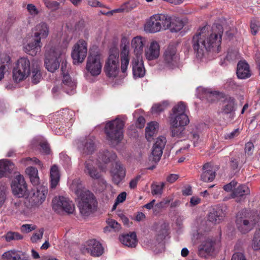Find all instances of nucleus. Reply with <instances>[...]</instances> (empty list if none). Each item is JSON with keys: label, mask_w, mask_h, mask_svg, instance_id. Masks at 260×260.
I'll return each mask as SVG.
<instances>
[{"label": "nucleus", "mask_w": 260, "mask_h": 260, "mask_svg": "<svg viewBox=\"0 0 260 260\" xmlns=\"http://www.w3.org/2000/svg\"><path fill=\"white\" fill-rule=\"evenodd\" d=\"M222 34L223 27L218 24H213L211 29L207 26L199 28L191 42L197 57L202 58L211 50L218 53Z\"/></svg>", "instance_id": "f257e3e1"}, {"label": "nucleus", "mask_w": 260, "mask_h": 260, "mask_svg": "<svg viewBox=\"0 0 260 260\" xmlns=\"http://www.w3.org/2000/svg\"><path fill=\"white\" fill-rule=\"evenodd\" d=\"M71 187L78 197V206L80 213L83 216H88L91 213L92 207L95 203L93 193L86 190L79 180H74Z\"/></svg>", "instance_id": "f03ea898"}, {"label": "nucleus", "mask_w": 260, "mask_h": 260, "mask_svg": "<svg viewBox=\"0 0 260 260\" xmlns=\"http://www.w3.org/2000/svg\"><path fill=\"white\" fill-rule=\"evenodd\" d=\"M124 125V121L119 118H116L106 124L105 132L107 139L112 146H115L122 139Z\"/></svg>", "instance_id": "7ed1b4c3"}, {"label": "nucleus", "mask_w": 260, "mask_h": 260, "mask_svg": "<svg viewBox=\"0 0 260 260\" xmlns=\"http://www.w3.org/2000/svg\"><path fill=\"white\" fill-rule=\"evenodd\" d=\"M257 217L252 215L246 209L239 211L236 216V225L238 230L246 234L252 230L258 221Z\"/></svg>", "instance_id": "20e7f679"}, {"label": "nucleus", "mask_w": 260, "mask_h": 260, "mask_svg": "<svg viewBox=\"0 0 260 260\" xmlns=\"http://www.w3.org/2000/svg\"><path fill=\"white\" fill-rule=\"evenodd\" d=\"M62 52L63 51L59 47L46 49L44 63L49 72L53 73L58 69L62 60Z\"/></svg>", "instance_id": "39448f33"}, {"label": "nucleus", "mask_w": 260, "mask_h": 260, "mask_svg": "<svg viewBox=\"0 0 260 260\" xmlns=\"http://www.w3.org/2000/svg\"><path fill=\"white\" fill-rule=\"evenodd\" d=\"M104 71L109 78L114 79L118 76L119 72V54L118 50H110L104 67Z\"/></svg>", "instance_id": "423d86ee"}, {"label": "nucleus", "mask_w": 260, "mask_h": 260, "mask_svg": "<svg viewBox=\"0 0 260 260\" xmlns=\"http://www.w3.org/2000/svg\"><path fill=\"white\" fill-rule=\"evenodd\" d=\"M52 208L58 214L66 212L68 214H73L75 211V206L69 199L62 197H56L52 200Z\"/></svg>", "instance_id": "0eeeda50"}, {"label": "nucleus", "mask_w": 260, "mask_h": 260, "mask_svg": "<svg viewBox=\"0 0 260 260\" xmlns=\"http://www.w3.org/2000/svg\"><path fill=\"white\" fill-rule=\"evenodd\" d=\"M87 43L83 40H79L73 47L72 57L74 63H82L87 56Z\"/></svg>", "instance_id": "6e6552de"}, {"label": "nucleus", "mask_w": 260, "mask_h": 260, "mask_svg": "<svg viewBox=\"0 0 260 260\" xmlns=\"http://www.w3.org/2000/svg\"><path fill=\"white\" fill-rule=\"evenodd\" d=\"M12 192L18 198L26 197L28 196L27 185L22 175L16 176L11 185Z\"/></svg>", "instance_id": "1a4fd4ad"}, {"label": "nucleus", "mask_w": 260, "mask_h": 260, "mask_svg": "<svg viewBox=\"0 0 260 260\" xmlns=\"http://www.w3.org/2000/svg\"><path fill=\"white\" fill-rule=\"evenodd\" d=\"M102 65L100 56L98 53L90 54L87 57L86 69L92 76L100 74Z\"/></svg>", "instance_id": "9d476101"}, {"label": "nucleus", "mask_w": 260, "mask_h": 260, "mask_svg": "<svg viewBox=\"0 0 260 260\" xmlns=\"http://www.w3.org/2000/svg\"><path fill=\"white\" fill-rule=\"evenodd\" d=\"M163 58L165 65L169 68H173L177 64L179 58L175 45L168 46L164 53Z\"/></svg>", "instance_id": "9b49d317"}, {"label": "nucleus", "mask_w": 260, "mask_h": 260, "mask_svg": "<svg viewBox=\"0 0 260 260\" xmlns=\"http://www.w3.org/2000/svg\"><path fill=\"white\" fill-rule=\"evenodd\" d=\"M32 196L29 199V203L32 207H39L45 201L48 193L47 187L39 185L33 190Z\"/></svg>", "instance_id": "f8f14e48"}, {"label": "nucleus", "mask_w": 260, "mask_h": 260, "mask_svg": "<svg viewBox=\"0 0 260 260\" xmlns=\"http://www.w3.org/2000/svg\"><path fill=\"white\" fill-rule=\"evenodd\" d=\"M78 149L82 155H86L92 154L95 150L94 138L88 137L79 141Z\"/></svg>", "instance_id": "ddd939ff"}, {"label": "nucleus", "mask_w": 260, "mask_h": 260, "mask_svg": "<svg viewBox=\"0 0 260 260\" xmlns=\"http://www.w3.org/2000/svg\"><path fill=\"white\" fill-rule=\"evenodd\" d=\"M84 173L94 180H99L101 183L106 185V181L102 177L101 173L96 168L92 159H88L84 163Z\"/></svg>", "instance_id": "4468645a"}, {"label": "nucleus", "mask_w": 260, "mask_h": 260, "mask_svg": "<svg viewBox=\"0 0 260 260\" xmlns=\"http://www.w3.org/2000/svg\"><path fill=\"white\" fill-rule=\"evenodd\" d=\"M186 106L182 102H179L172 109V113L170 114V119L175 118L177 120H179L181 123L188 124L189 119L185 113Z\"/></svg>", "instance_id": "2eb2a0df"}, {"label": "nucleus", "mask_w": 260, "mask_h": 260, "mask_svg": "<svg viewBox=\"0 0 260 260\" xmlns=\"http://www.w3.org/2000/svg\"><path fill=\"white\" fill-rule=\"evenodd\" d=\"M132 66L133 76L135 79L144 76L146 71L142 57H133L132 60Z\"/></svg>", "instance_id": "dca6fc26"}, {"label": "nucleus", "mask_w": 260, "mask_h": 260, "mask_svg": "<svg viewBox=\"0 0 260 260\" xmlns=\"http://www.w3.org/2000/svg\"><path fill=\"white\" fill-rule=\"evenodd\" d=\"M249 194V188L245 185L241 184L233 189L231 198L235 199L236 202L240 203L243 202L246 196Z\"/></svg>", "instance_id": "f3484780"}, {"label": "nucleus", "mask_w": 260, "mask_h": 260, "mask_svg": "<svg viewBox=\"0 0 260 260\" xmlns=\"http://www.w3.org/2000/svg\"><path fill=\"white\" fill-rule=\"evenodd\" d=\"M203 172L201 175V180L205 182H211L216 176V169L210 162L206 163L203 166Z\"/></svg>", "instance_id": "a211bd4d"}, {"label": "nucleus", "mask_w": 260, "mask_h": 260, "mask_svg": "<svg viewBox=\"0 0 260 260\" xmlns=\"http://www.w3.org/2000/svg\"><path fill=\"white\" fill-rule=\"evenodd\" d=\"M158 14H154L150 17L144 26L145 31L150 33H155L161 30V26L159 22Z\"/></svg>", "instance_id": "6ab92c4d"}, {"label": "nucleus", "mask_w": 260, "mask_h": 260, "mask_svg": "<svg viewBox=\"0 0 260 260\" xmlns=\"http://www.w3.org/2000/svg\"><path fill=\"white\" fill-rule=\"evenodd\" d=\"M86 250L93 256H100L104 252L102 244L95 239H91L86 243Z\"/></svg>", "instance_id": "aec40b11"}, {"label": "nucleus", "mask_w": 260, "mask_h": 260, "mask_svg": "<svg viewBox=\"0 0 260 260\" xmlns=\"http://www.w3.org/2000/svg\"><path fill=\"white\" fill-rule=\"evenodd\" d=\"M215 242L208 239L204 241L198 247V254L202 257H206L214 251Z\"/></svg>", "instance_id": "412c9836"}, {"label": "nucleus", "mask_w": 260, "mask_h": 260, "mask_svg": "<svg viewBox=\"0 0 260 260\" xmlns=\"http://www.w3.org/2000/svg\"><path fill=\"white\" fill-rule=\"evenodd\" d=\"M61 70L63 76L61 88L68 94H74L76 83L72 80L68 73L65 74V71L63 70V65H62Z\"/></svg>", "instance_id": "4be33fe9"}, {"label": "nucleus", "mask_w": 260, "mask_h": 260, "mask_svg": "<svg viewBox=\"0 0 260 260\" xmlns=\"http://www.w3.org/2000/svg\"><path fill=\"white\" fill-rule=\"evenodd\" d=\"M181 121L177 120L175 118L170 119V129L171 133V136L173 137H180L184 129V126L188 124L182 123Z\"/></svg>", "instance_id": "5701e85b"}, {"label": "nucleus", "mask_w": 260, "mask_h": 260, "mask_svg": "<svg viewBox=\"0 0 260 260\" xmlns=\"http://www.w3.org/2000/svg\"><path fill=\"white\" fill-rule=\"evenodd\" d=\"M42 46V43L40 41V39L36 40L33 38L31 42L24 46L23 50L26 53L31 56H35L40 51Z\"/></svg>", "instance_id": "b1692460"}, {"label": "nucleus", "mask_w": 260, "mask_h": 260, "mask_svg": "<svg viewBox=\"0 0 260 260\" xmlns=\"http://www.w3.org/2000/svg\"><path fill=\"white\" fill-rule=\"evenodd\" d=\"M160 47L158 43L153 41L151 42L150 46L145 50V55L148 60L157 59L159 55Z\"/></svg>", "instance_id": "393cba45"}, {"label": "nucleus", "mask_w": 260, "mask_h": 260, "mask_svg": "<svg viewBox=\"0 0 260 260\" xmlns=\"http://www.w3.org/2000/svg\"><path fill=\"white\" fill-rule=\"evenodd\" d=\"M146 43L145 38L141 37H135L132 41V46L134 49V57H142L143 48Z\"/></svg>", "instance_id": "a878e982"}, {"label": "nucleus", "mask_w": 260, "mask_h": 260, "mask_svg": "<svg viewBox=\"0 0 260 260\" xmlns=\"http://www.w3.org/2000/svg\"><path fill=\"white\" fill-rule=\"evenodd\" d=\"M112 180L113 182L119 184L125 176V170L120 164L116 163L115 167L111 171Z\"/></svg>", "instance_id": "bb28decb"}, {"label": "nucleus", "mask_w": 260, "mask_h": 260, "mask_svg": "<svg viewBox=\"0 0 260 260\" xmlns=\"http://www.w3.org/2000/svg\"><path fill=\"white\" fill-rule=\"evenodd\" d=\"M237 76L239 79H245L251 76L249 64L245 61L238 62L237 67Z\"/></svg>", "instance_id": "cd10ccee"}, {"label": "nucleus", "mask_w": 260, "mask_h": 260, "mask_svg": "<svg viewBox=\"0 0 260 260\" xmlns=\"http://www.w3.org/2000/svg\"><path fill=\"white\" fill-rule=\"evenodd\" d=\"M48 34L49 27L48 25L44 22H41L35 26L33 38L36 40L39 39L40 41H41V39L47 38Z\"/></svg>", "instance_id": "c85d7f7f"}, {"label": "nucleus", "mask_w": 260, "mask_h": 260, "mask_svg": "<svg viewBox=\"0 0 260 260\" xmlns=\"http://www.w3.org/2000/svg\"><path fill=\"white\" fill-rule=\"evenodd\" d=\"M235 111V102L234 99L229 97L226 98L222 102V106L220 111L222 114H230L231 119L234 117V111Z\"/></svg>", "instance_id": "c756f323"}, {"label": "nucleus", "mask_w": 260, "mask_h": 260, "mask_svg": "<svg viewBox=\"0 0 260 260\" xmlns=\"http://www.w3.org/2000/svg\"><path fill=\"white\" fill-rule=\"evenodd\" d=\"M31 79V82L34 84H37L40 82L42 79V75L40 68L37 61L32 63L31 71L29 74Z\"/></svg>", "instance_id": "7c9ffc66"}, {"label": "nucleus", "mask_w": 260, "mask_h": 260, "mask_svg": "<svg viewBox=\"0 0 260 260\" xmlns=\"http://www.w3.org/2000/svg\"><path fill=\"white\" fill-rule=\"evenodd\" d=\"M121 242L128 247H135L137 244L136 234L135 232L122 235L119 237Z\"/></svg>", "instance_id": "2f4dec72"}, {"label": "nucleus", "mask_w": 260, "mask_h": 260, "mask_svg": "<svg viewBox=\"0 0 260 260\" xmlns=\"http://www.w3.org/2000/svg\"><path fill=\"white\" fill-rule=\"evenodd\" d=\"M116 158V154L113 151L104 150L99 152L98 160L100 163L108 164L115 160Z\"/></svg>", "instance_id": "473e14b6"}, {"label": "nucleus", "mask_w": 260, "mask_h": 260, "mask_svg": "<svg viewBox=\"0 0 260 260\" xmlns=\"http://www.w3.org/2000/svg\"><path fill=\"white\" fill-rule=\"evenodd\" d=\"M225 213L220 208L213 209L208 215V220L209 221L218 223L225 216Z\"/></svg>", "instance_id": "72a5a7b5"}, {"label": "nucleus", "mask_w": 260, "mask_h": 260, "mask_svg": "<svg viewBox=\"0 0 260 260\" xmlns=\"http://www.w3.org/2000/svg\"><path fill=\"white\" fill-rule=\"evenodd\" d=\"M128 47L124 45L121 50L120 53L121 70L122 73H125L129 64V58L128 56Z\"/></svg>", "instance_id": "f704fd0d"}, {"label": "nucleus", "mask_w": 260, "mask_h": 260, "mask_svg": "<svg viewBox=\"0 0 260 260\" xmlns=\"http://www.w3.org/2000/svg\"><path fill=\"white\" fill-rule=\"evenodd\" d=\"M3 259L4 260H29L28 256L24 254L20 255L15 251H8L3 254Z\"/></svg>", "instance_id": "c9c22d12"}, {"label": "nucleus", "mask_w": 260, "mask_h": 260, "mask_svg": "<svg viewBox=\"0 0 260 260\" xmlns=\"http://www.w3.org/2000/svg\"><path fill=\"white\" fill-rule=\"evenodd\" d=\"M50 186L51 187L55 188L58 184L60 179V174L58 167L54 165L50 169Z\"/></svg>", "instance_id": "e433bc0d"}, {"label": "nucleus", "mask_w": 260, "mask_h": 260, "mask_svg": "<svg viewBox=\"0 0 260 260\" xmlns=\"http://www.w3.org/2000/svg\"><path fill=\"white\" fill-rule=\"evenodd\" d=\"M158 128V123L155 121H152L148 123L145 128V137L148 141L151 142L152 137L157 132Z\"/></svg>", "instance_id": "4c0bfd02"}, {"label": "nucleus", "mask_w": 260, "mask_h": 260, "mask_svg": "<svg viewBox=\"0 0 260 260\" xmlns=\"http://www.w3.org/2000/svg\"><path fill=\"white\" fill-rule=\"evenodd\" d=\"M26 174L28 175L30 182L34 186L38 185L40 182V179L38 176V171L34 167H28L25 171Z\"/></svg>", "instance_id": "58836bf2"}, {"label": "nucleus", "mask_w": 260, "mask_h": 260, "mask_svg": "<svg viewBox=\"0 0 260 260\" xmlns=\"http://www.w3.org/2000/svg\"><path fill=\"white\" fill-rule=\"evenodd\" d=\"M14 165L7 159L0 160V178L5 176L13 169Z\"/></svg>", "instance_id": "ea45409f"}, {"label": "nucleus", "mask_w": 260, "mask_h": 260, "mask_svg": "<svg viewBox=\"0 0 260 260\" xmlns=\"http://www.w3.org/2000/svg\"><path fill=\"white\" fill-rule=\"evenodd\" d=\"M16 67L23 71L24 73L26 72L29 74L30 71V63L27 58L21 57L19 58L17 62Z\"/></svg>", "instance_id": "a19ab883"}, {"label": "nucleus", "mask_w": 260, "mask_h": 260, "mask_svg": "<svg viewBox=\"0 0 260 260\" xmlns=\"http://www.w3.org/2000/svg\"><path fill=\"white\" fill-rule=\"evenodd\" d=\"M158 18L160 19L159 22L161 26V30H166L170 28L171 24L172 17L163 14H157Z\"/></svg>", "instance_id": "79ce46f5"}, {"label": "nucleus", "mask_w": 260, "mask_h": 260, "mask_svg": "<svg viewBox=\"0 0 260 260\" xmlns=\"http://www.w3.org/2000/svg\"><path fill=\"white\" fill-rule=\"evenodd\" d=\"M29 74L23 72L21 70L18 68L17 67H15L13 71V78L14 80L16 82H19L25 79Z\"/></svg>", "instance_id": "37998d69"}, {"label": "nucleus", "mask_w": 260, "mask_h": 260, "mask_svg": "<svg viewBox=\"0 0 260 260\" xmlns=\"http://www.w3.org/2000/svg\"><path fill=\"white\" fill-rule=\"evenodd\" d=\"M183 22L179 18L172 17L171 24L169 28L171 32H178L183 27Z\"/></svg>", "instance_id": "c03bdc74"}, {"label": "nucleus", "mask_w": 260, "mask_h": 260, "mask_svg": "<svg viewBox=\"0 0 260 260\" xmlns=\"http://www.w3.org/2000/svg\"><path fill=\"white\" fill-rule=\"evenodd\" d=\"M163 149L159 147L153 146L152 155L150 156V159L152 161L157 162L159 161L162 154Z\"/></svg>", "instance_id": "a18cd8bd"}, {"label": "nucleus", "mask_w": 260, "mask_h": 260, "mask_svg": "<svg viewBox=\"0 0 260 260\" xmlns=\"http://www.w3.org/2000/svg\"><path fill=\"white\" fill-rule=\"evenodd\" d=\"M169 103L167 101H164L160 103L153 105L151 108L153 113H158L164 111L168 106Z\"/></svg>", "instance_id": "49530a36"}, {"label": "nucleus", "mask_w": 260, "mask_h": 260, "mask_svg": "<svg viewBox=\"0 0 260 260\" xmlns=\"http://www.w3.org/2000/svg\"><path fill=\"white\" fill-rule=\"evenodd\" d=\"M6 240L7 242L12 241L20 240L23 239V236L18 232H8L5 236Z\"/></svg>", "instance_id": "de8ad7c7"}, {"label": "nucleus", "mask_w": 260, "mask_h": 260, "mask_svg": "<svg viewBox=\"0 0 260 260\" xmlns=\"http://www.w3.org/2000/svg\"><path fill=\"white\" fill-rule=\"evenodd\" d=\"M252 247L254 250H260V229L256 230L254 234Z\"/></svg>", "instance_id": "09e8293b"}, {"label": "nucleus", "mask_w": 260, "mask_h": 260, "mask_svg": "<svg viewBox=\"0 0 260 260\" xmlns=\"http://www.w3.org/2000/svg\"><path fill=\"white\" fill-rule=\"evenodd\" d=\"M170 201L169 200L161 201L159 203L156 204L153 208V213L155 214L159 213L166 204H169Z\"/></svg>", "instance_id": "8fccbe9b"}, {"label": "nucleus", "mask_w": 260, "mask_h": 260, "mask_svg": "<svg viewBox=\"0 0 260 260\" xmlns=\"http://www.w3.org/2000/svg\"><path fill=\"white\" fill-rule=\"evenodd\" d=\"M7 58L8 60L6 63L2 60L0 61V81L3 79L5 73L8 71V63L10 59L8 57Z\"/></svg>", "instance_id": "3c124183"}, {"label": "nucleus", "mask_w": 260, "mask_h": 260, "mask_svg": "<svg viewBox=\"0 0 260 260\" xmlns=\"http://www.w3.org/2000/svg\"><path fill=\"white\" fill-rule=\"evenodd\" d=\"M44 234V229L43 228L40 229L39 230L34 233L31 237V241L32 243H36L38 240L42 238Z\"/></svg>", "instance_id": "603ef678"}, {"label": "nucleus", "mask_w": 260, "mask_h": 260, "mask_svg": "<svg viewBox=\"0 0 260 260\" xmlns=\"http://www.w3.org/2000/svg\"><path fill=\"white\" fill-rule=\"evenodd\" d=\"M166 139L165 137L160 136L156 139L153 146L164 149L166 145Z\"/></svg>", "instance_id": "864d4df0"}, {"label": "nucleus", "mask_w": 260, "mask_h": 260, "mask_svg": "<svg viewBox=\"0 0 260 260\" xmlns=\"http://www.w3.org/2000/svg\"><path fill=\"white\" fill-rule=\"evenodd\" d=\"M259 22L256 20H252L250 23V29L251 34L255 35L259 28Z\"/></svg>", "instance_id": "5fc2aeb1"}, {"label": "nucleus", "mask_w": 260, "mask_h": 260, "mask_svg": "<svg viewBox=\"0 0 260 260\" xmlns=\"http://www.w3.org/2000/svg\"><path fill=\"white\" fill-rule=\"evenodd\" d=\"M7 188L5 185L0 186V207L4 203L6 198Z\"/></svg>", "instance_id": "6e6d98bb"}, {"label": "nucleus", "mask_w": 260, "mask_h": 260, "mask_svg": "<svg viewBox=\"0 0 260 260\" xmlns=\"http://www.w3.org/2000/svg\"><path fill=\"white\" fill-rule=\"evenodd\" d=\"M164 184L161 185L152 184L151 185V193L153 195L161 194L162 192V188Z\"/></svg>", "instance_id": "4d7b16f0"}, {"label": "nucleus", "mask_w": 260, "mask_h": 260, "mask_svg": "<svg viewBox=\"0 0 260 260\" xmlns=\"http://www.w3.org/2000/svg\"><path fill=\"white\" fill-rule=\"evenodd\" d=\"M45 6L48 9L55 11L59 8V3L56 1H48L45 2Z\"/></svg>", "instance_id": "13d9d810"}, {"label": "nucleus", "mask_w": 260, "mask_h": 260, "mask_svg": "<svg viewBox=\"0 0 260 260\" xmlns=\"http://www.w3.org/2000/svg\"><path fill=\"white\" fill-rule=\"evenodd\" d=\"M109 227L114 231H118L120 229V225L116 220L111 219L107 221Z\"/></svg>", "instance_id": "bf43d9fd"}, {"label": "nucleus", "mask_w": 260, "mask_h": 260, "mask_svg": "<svg viewBox=\"0 0 260 260\" xmlns=\"http://www.w3.org/2000/svg\"><path fill=\"white\" fill-rule=\"evenodd\" d=\"M254 145L251 142H247L245 146V153L246 155L250 156L253 154Z\"/></svg>", "instance_id": "052dcab7"}, {"label": "nucleus", "mask_w": 260, "mask_h": 260, "mask_svg": "<svg viewBox=\"0 0 260 260\" xmlns=\"http://www.w3.org/2000/svg\"><path fill=\"white\" fill-rule=\"evenodd\" d=\"M239 129L238 128L235 129L232 132L226 133L224 135V138L225 139H232L239 135Z\"/></svg>", "instance_id": "680f3d73"}, {"label": "nucleus", "mask_w": 260, "mask_h": 260, "mask_svg": "<svg viewBox=\"0 0 260 260\" xmlns=\"http://www.w3.org/2000/svg\"><path fill=\"white\" fill-rule=\"evenodd\" d=\"M40 147L41 148L42 152L46 154H48L50 153V147L48 143L46 142H42L40 143Z\"/></svg>", "instance_id": "e2e57ef3"}, {"label": "nucleus", "mask_w": 260, "mask_h": 260, "mask_svg": "<svg viewBox=\"0 0 260 260\" xmlns=\"http://www.w3.org/2000/svg\"><path fill=\"white\" fill-rule=\"evenodd\" d=\"M237 184V182L233 180L230 183L225 185L223 186V189L226 191H230L231 190H233V189L236 188V185Z\"/></svg>", "instance_id": "0e129e2a"}, {"label": "nucleus", "mask_w": 260, "mask_h": 260, "mask_svg": "<svg viewBox=\"0 0 260 260\" xmlns=\"http://www.w3.org/2000/svg\"><path fill=\"white\" fill-rule=\"evenodd\" d=\"M27 9L30 14L32 15H36L38 14L39 12L36 6L32 4H28L27 6Z\"/></svg>", "instance_id": "69168bd1"}, {"label": "nucleus", "mask_w": 260, "mask_h": 260, "mask_svg": "<svg viewBox=\"0 0 260 260\" xmlns=\"http://www.w3.org/2000/svg\"><path fill=\"white\" fill-rule=\"evenodd\" d=\"M190 137L193 141L194 146H196V144L198 143L200 138L199 134L196 132H191Z\"/></svg>", "instance_id": "338daca9"}, {"label": "nucleus", "mask_w": 260, "mask_h": 260, "mask_svg": "<svg viewBox=\"0 0 260 260\" xmlns=\"http://www.w3.org/2000/svg\"><path fill=\"white\" fill-rule=\"evenodd\" d=\"M231 260H246L244 255L242 253H235L232 257Z\"/></svg>", "instance_id": "774afa93"}]
</instances>
